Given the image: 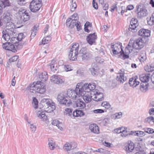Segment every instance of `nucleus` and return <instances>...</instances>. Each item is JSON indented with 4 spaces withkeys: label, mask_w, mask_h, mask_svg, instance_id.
<instances>
[{
    "label": "nucleus",
    "mask_w": 154,
    "mask_h": 154,
    "mask_svg": "<svg viewBox=\"0 0 154 154\" xmlns=\"http://www.w3.org/2000/svg\"><path fill=\"white\" fill-rule=\"evenodd\" d=\"M134 143L131 141H128V145L125 146V150L128 152H131L134 149Z\"/></svg>",
    "instance_id": "nucleus-19"
},
{
    "label": "nucleus",
    "mask_w": 154,
    "mask_h": 154,
    "mask_svg": "<svg viewBox=\"0 0 154 154\" xmlns=\"http://www.w3.org/2000/svg\"><path fill=\"white\" fill-rule=\"evenodd\" d=\"M89 88L90 89V91L94 90L95 88V85L94 83H90L89 84Z\"/></svg>",
    "instance_id": "nucleus-52"
},
{
    "label": "nucleus",
    "mask_w": 154,
    "mask_h": 154,
    "mask_svg": "<svg viewBox=\"0 0 154 154\" xmlns=\"http://www.w3.org/2000/svg\"><path fill=\"white\" fill-rule=\"evenodd\" d=\"M48 75L47 72H44L41 73L39 75V79L42 82H45L48 79Z\"/></svg>",
    "instance_id": "nucleus-25"
},
{
    "label": "nucleus",
    "mask_w": 154,
    "mask_h": 154,
    "mask_svg": "<svg viewBox=\"0 0 154 154\" xmlns=\"http://www.w3.org/2000/svg\"><path fill=\"white\" fill-rule=\"evenodd\" d=\"M51 37L50 36H47L42 39V43L44 45L47 44L51 40Z\"/></svg>",
    "instance_id": "nucleus-33"
},
{
    "label": "nucleus",
    "mask_w": 154,
    "mask_h": 154,
    "mask_svg": "<svg viewBox=\"0 0 154 154\" xmlns=\"http://www.w3.org/2000/svg\"><path fill=\"white\" fill-rule=\"evenodd\" d=\"M71 147L72 149H75L77 146V143L75 142H72L70 143Z\"/></svg>",
    "instance_id": "nucleus-54"
},
{
    "label": "nucleus",
    "mask_w": 154,
    "mask_h": 154,
    "mask_svg": "<svg viewBox=\"0 0 154 154\" xmlns=\"http://www.w3.org/2000/svg\"><path fill=\"white\" fill-rule=\"evenodd\" d=\"M150 74L149 73L143 75L140 78V81L142 82H147L149 80Z\"/></svg>",
    "instance_id": "nucleus-27"
},
{
    "label": "nucleus",
    "mask_w": 154,
    "mask_h": 154,
    "mask_svg": "<svg viewBox=\"0 0 154 154\" xmlns=\"http://www.w3.org/2000/svg\"><path fill=\"white\" fill-rule=\"evenodd\" d=\"M83 99L85 101L86 103H88L91 101V99L89 95L83 96Z\"/></svg>",
    "instance_id": "nucleus-45"
},
{
    "label": "nucleus",
    "mask_w": 154,
    "mask_h": 154,
    "mask_svg": "<svg viewBox=\"0 0 154 154\" xmlns=\"http://www.w3.org/2000/svg\"><path fill=\"white\" fill-rule=\"evenodd\" d=\"M55 61L54 60L52 61L50 65L51 70L54 72H55L57 71V66H56V67L55 66Z\"/></svg>",
    "instance_id": "nucleus-32"
},
{
    "label": "nucleus",
    "mask_w": 154,
    "mask_h": 154,
    "mask_svg": "<svg viewBox=\"0 0 154 154\" xmlns=\"http://www.w3.org/2000/svg\"><path fill=\"white\" fill-rule=\"evenodd\" d=\"M32 104L33 105V107L35 109H36L38 108V101L35 97H33Z\"/></svg>",
    "instance_id": "nucleus-34"
},
{
    "label": "nucleus",
    "mask_w": 154,
    "mask_h": 154,
    "mask_svg": "<svg viewBox=\"0 0 154 154\" xmlns=\"http://www.w3.org/2000/svg\"><path fill=\"white\" fill-rule=\"evenodd\" d=\"M49 147L51 150H53L55 148V141L52 138L49 140L48 142Z\"/></svg>",
    "instance_id": "nucleus-31"
},
{
    "label": "nucleus",
    "mask_w": 154,
    "mask_h": 154,
    "mask_svg": "<svg viewBox=\"0 0 154 154\" xmlns=\"http://www.w3.org/2000/svg\"><path fill=\"white\" fill-rule=\"evenodd\" d=\"M11 16L12 15L9 12H7L4 13L2 21L3 23L6 24V26L11 25V24L12 23L11 22Z\"/></svg>",
    "instance_id": "nucleus-11"
},
{
    "label": "nucleus",
    "mask_w": 154,
    "mask_h": 154,
    "mask_svg": "<svg viewBox=\"0 0 154 154\" xmlns=\"http://www.w3.org/2000/svg\"><path fill=\"white\" fill-rule=\"evenodd\" d=\"M74 106L82 109L85 108L86 104L82 100L78 99L74 102Z\"/></svg>",
    "instance_id": "nucleus-16"
},
{
    "label": "nucleus",
    "mask_w": 154,
    "mask_h": 154,
    "mask_svg": "<svg viewBox=\"0 0 154 154\" xmlns=\"http://www.w3.org/2000/svg\"><path fill=\"white\" fill-rule=\"evenodd\" d=\"M51 100L48 99H43L41 101V102L44 103V105L46 106H48L49 104H50V102H51Z\"/></svg>",
    "instance_id": "nucleus-36"
},
{
    "label": "nucleus",
    "mask_w": 154,
    "mask_h": 154,
    "mask_svg": "<svg viewBox=\"0 0 154 154\" xmlns=\"http://www.w3.org/2000/svg\"><path fill=\"white\" fill-rule=\"evenodd\" d=\"M135 40L131 38L126 47L125 52L122 48V43L120 42L116 43L113 45H111V48H112V51L114 54L117 55L119 54V57L123 60L129 58L128 54L131 52L134 49Z\"/></svg>",
    "instance_id": "nucleus-1"
},
{
    "label": "nucleus",
    "mask_w": 154,
    "mask_h": 154,
    "mask_svg": "<svg viewBox=\"0 0 154 154\" xmlns=\"http://www.w3.org/2000/svg\"><path fill=\"white\" fill-rule=\"evenodd\" d=\"M77 7L76 4L75 2L74 3H72V4L70 5V11H73Z\"/></svg>",
    "instance_id": "nucleus-48"
},
{
    "label": "nucleus",
    "mask_w": 154,
    "mask_h": 154,
    "mask_svg": "<svg viewBox=\"0 0 154 154\" xmlns=\"http://www.w3.org/2000/svg\"><path fill=\"white\" fill-rule=\"evenodd\" d=\"M2 46L4 49L6 50L11 51L14 53L17 52V50L14 45L9 42H6L3 43Z\"/></svg>",
    "instance_id": "nucleus-12"
},
{
    "label": "nucleus",
    "mask_w": 154,
    "mask_h": 154,
    "mask_svg": "<svg viewBox=\"0 0 154 154\" xmlns=\"http://www.w3.org/2000/svg\"><path fill=\"white\" fill-rule=\"evenodd\" d=\"M148 86H146L143 87H140V90L143 92H145L148 90Z\"/></svg>",
    "instance_id": "nucleus-63"
},
{
    "label": "nucleus",
    "mask_w": 154,
    "mask_h": 154,
    "mask_svg": "<svg viewBox=\"0 0 154 154\" xmlns=\"http://www.w3.org/2000/svg\"><path fill=\"white\" fill-rule=\"evenodd\" d=\"M51 80L53 83L58 84H62L65 81L64 79L62 76L57 75H52L51 78Z\"/></svg>",
    "instance_id": "nucleus-9"
},
{
    "label": "nucleus",
    "mask_w": 154,
    "mask_h": 154,
    "mask_svg": "<svg viewBox=\"0 0 154 154\" xmlns=\"http://www.w3.org/2000/svg\"><path fill=\"white\" fill-rule=\"evenodd\" d=\"M150 22H151V25L154 24V12L152 14V17H150Z\"/></svg>",
    "instance_id": "nucleus-62"
},
{
    "label": "nucleus",
    "mask_w": 154,
    "mask_h": 154,
    "mask_svg": "<svg viewBox=\"0 0 154 154\" xmlns=\"http://www.w3.org/2000/svg\"><path fill=\"white\" fill-rule=\"evenodd\" d=\"M89 128L92 132L96 134L99 133V127L96 124H91L89 126Z\"/></svg>",
    "instance_id": "nucleus-22"
},
{
    "label": "nucleus",
    "mask_w": 154,
    "mask_h": 154,
    "mask_svg": "<svg viewBox=\"0 0 154 154\" xmlns=\"http://www.w3.org/2000/svg\"><path fill=\"white\" fill-rule=\"evenodd\" d=\"M19 58V56L17 55H15L13 56L12 57L10 58L9 60V63L8 64L10 65V63L11 62H14L18 59Z\"/></svg>",
    "instance_id": "nucleus-37"
},
{
    "label": "nucleus",
    "mask_w": 154,
    "mask_h": 154,
    "mask_svg": "<svg viewBox=\"0 0 154 154\" xmlns=\"http://www.w3.org/2000/svg\"><path fill=\"white\" fill-rule=\"evenodd\" d=\"M25 37V35L23 33H20L19 34L17 37V40L18 41H21Z\"/></svg>",
    "instance_id": "nucleus-41"
},
{
    "label": "nucleus",
    "mask_w": 154,
    "mask_h": 154,
    "mask_svg": "<svg viewBox=\"0 0 154 154\" xmlns=\"http://www.w3.org/2000/svg\"><path fill=\"white\" fill-rule=\"evenodd\" d=\"M29 87L30 91L34 94L36 93L43 94L46 91L44 83L41 81L34 82L33 84H30Z\"/></svg>",
    "instance_id": "nucleus-3"
},
{
    "label": "nucleus",
    "mask_w": 154,
    "mask_h": 154,
    "mask_svg": "<svg viewBox=\"0 0 154 154\" xmlns=\"http://www.w3.org/2000/svg\"><path fill=\"white\" fill-rule=\"evenodd\" d=\"M77 22L76 19L74 20L71 17H69L66 20V25L68 28H73Z\"/></svg>",
    "instance_id": "nucleus-14"
},
{
    "label": "nucleus",
    "mask_w": 154,
    "mask_h": 154,
    "mask_svg": "<svg viewBox=\"0 0 154 154\" xmlns=\"http://www.w3.org/2000/svg\"><path fill=\"white\" fill-rule=\"evenodd\" d=\"M79 86L78 85H76L75 91L69 90L67 92V94L68 95V97L71 98L73 99H76L77 97V95L78 96H82V91H80Z\"/></svg>",
    "instance_id": "nucleus-7"
},
{
    "label": "nucleus",
    "mask_w": 154,
    "mask_h": 154,
    "mask_svg": "<svg viewBox=\"0 0 154 154\" xmlns=\"http://www.w3.org/2000/svg\"><path fill=\"white\" fill-rule=\"evenodd\" d=\"M66 114L68 115L69 116H70L72 115V110L71 109L67 108L65 109Z\"/></svg>",
    "instance_id": "nucleus-49"
},
{
    "label": "nucleus",
    "mask_w": 154,
    "mask_h": 154,
    "mask_svg": "<svg viewBox=\"0 0 154 154\" xmlns=\"http://www.w3.org/2000/svg\"><path fill=\"white\" fill-rule=\"evenodd\" d=\"M46 106H47V108H46L47 109L46 111L48 112H51L53 111L56 108L54 103L52 101L51 102H50V104Z\"/></svg>",
    "instance_id": "nucleus-26"
},
{
    "label": "nucleus",
    "mask_w": 154,
    "mask_h": 154,
    "mask_svg": "<svg viewBox=\"0 0 154 154\" xmlns=\"http://www.w3.org/2000/svg\"><path fill=\"white\" fill-rule=\"evenodd\" d=\"M122 134L121 135L122 136L126 137L128 134H131L130 133H129V132L127 131L126 130H122Z\"/></svg>",
    "instance_id": "nucleus-51"
},
{
    "label": "nucleus",
    "mask_w": 154,
    "mask_h": 154,
    "mask_svg": "<svg viewBox=\"0 0 154 154\" xmlns=\"http://www.w3.org/2000/svg\"><path fill=\"white\" fill-rule=\"evenodd\" d=\"M144 69L147 72H151L154 70V66H152L151 65L149 66L147 65L145 67Z\"/></svg>",
    "instance_id": "nucleus-38"
},
{
    "label": "nucleus",
    "mask_w": 154,
    "mask_h": 154,
    "mask_svg": "<svg viewBox=\"0 0 154 154\" xmlns=\"http://www.w3.org/2000/svg\"><path fill=\"white\" fill-rule=\"evenodd\" d=\"M127 79L126 76H124V73L122 72H119L117 74L116 77V80L120 82L121 83H123Z\"/></svg>",
    "instance_id": "nucleus-20"
},
{
    "label": "nucleus",
    "mask_w": 154,
    "mask_h": 154,
    "mask_svg": "<svg viewBox=\"0 0 154 154\" xmlns=\"http://www.w3.org/2000/svg\"><path fill=\"white\" fill-rule=\"evenodd\" d=\"M79 45L78 43H75L73 44V45L72 46L71 48H70V51H71V52H75L74 53H76L77 51H78L79 50Z\"/></svg>",
    "instance_id": "nucleus-30"
},
{
    "label": "nucleus",
    "mask_w": 154,
    "mask_h": 154,
    "mask_svg": "<svg viewBox=\"0 0 154 154\" xmlns=\"http://www.w3.org/2000/svg\"><path fill=\"white\" fill-rule=\"evenodd\" d=\"M93 112L94 113H102L104 112V110L101 109H97L94 110Z\"/></svg>",
    "instance_id": "nucleus-50"
},
{
    "label": "nucleus",
    "mask_w": 154,
    "mask_h": 154,
    "mask_svg": "<svg viewBox=\"0 0 154 154\" xmlns=\"http://www.w3.org/2000/svg\"><path fill=\"white\" fill-rule=\"evenodd\" d=\"M122 116V113L121 112L116 113L114 114V117L115 119H119L121 118Z\"/></svg>",
    "instance_id": "nucleus-47"
},
{
    "label": "nucleus",
    "mask_w": 154,
    "mask_h": 154,
    "mask_svg": "<svg viewBox=\"0 0 154 154\" xmlns=\"http://www.w3.org/2000/svg\"><path fill=\"white\" fill-rule=\"evenodd\" d=\"M64 69L66 72L71 71L72 70V67L69 65H66L64 66Z\"/></svg>",
    "instance_id": "nucleus-43"
},
{
    "label": "nucleus",
    "mask_w": 154,
    "mask_h": 154,
    "mask_svg": "<svg viewBox=\"0 0 154 154\" xmlns=\"http://www.w3.org/2000/svg\"><path fill=\"white\" fill-rule=\"evenodd\" d=\"M95 60L97 63H102L103 62V60L101 59L100 57H97L95 58Z\"/></svg>",
    "instance_id": "nucleus-56"
},
{
    "label": "nucleus",
    "mask_w": 154,
    "mask_h": 154,
    "mask_svg": "<svg viewBox=\"0 0 154 154\" xmlns=\"http://www.w3.org/2000/svg\"><path fill=\"white\" fill-rule=\"evenodd\" d=\"M146 57L143 55H140L138 57V58L136 59L137 61L139 60L141 62H143L146 59Z\"/></svg>",
    "instance_id": "nucleus-44"
},
{
    "label": "nucleus",
    "mask_w": 154,
    "mask_h": 154,
    "mask_svg": "<svg viewBox=\"0 0 154 154\" xmlns=\"http://www.w3.org/2000/svg\"><path fill=\"white\" fill-rule=\"evenodd\" d=\"M38 116L43 120H46L47 119V116L45 114L44 112H39L38 113Z\"/></svg>",
    "instance_id": "nucleus-35"
},
{
    "label": "nucleus",
    "mask_w": 154,
    "mask_h": 154,
    "mask_svg": "<svg viewBox=\"0 0 154 154\" xmlns=\"http://www.w3.org/2000/svg\"><path fill=\"white\" fill-rule=\"evenodd\" d=\"M74 52H71L69 51L68 55L69 58L71 60L74 61L77 59L78 55V51H77L75 53Z\"/></svg>",
    "instance_id": "nucleus-23"
},
{
    "label": "nucleus",
    "mask_w": 154,
    "mask_h": 154,
    "mask_svg": "<svg viewBox=\"0 0 154 154\" xmlns=\"http://www.w3.org/2000/svg\"><path fill=\"white\" fill-rule=\"evenodd\" d=\"M85 115V113L82 110L75 109L73 112L72 115L75 117H81Z\"/></svg>",
    "instance_id": "nucleus-24"
},
{
    "label": "nucleus",
    "mask_w": 154,
    "mask_h": 154,
    "mask_svg": "<svg viewBox=\"0 0 154 154\" xmlns=\"http://www.w3.org/2000/svg\"><path fill=\"white\" fill-rule=\"evenodd\" d=\"M17 2L18 4L21 5H23L25 3L26 0H17Z\"/></svg>",
    "instance_id": "nucleus-58"
},
{
    "label": "nucleus",
    "mask_w": 154,
    "mask_h": 154,
    "mask_svg": "<svg viewBox=\"0 0 154 154\" xmlns=\"http://www.w3.org/2000/svg\"><path fill=\"white\" fill-rule=\"evenodd\" d=\"M52 125H56L58 128L61 130L62 129V128L61 126L62 125V123L57 120H53L51 123Z\"/></svg>",
    "instance_id": "nucleus-29"
},
{
    "label": "nucleus",
    "mask_w": 154,
    "mask_h": 154,
    "mask_svg": "<svg viewBox=\"0 0 154 154\" xmlns=\"http://www.w3.org/2000/svg\"><path fill=\"white\" fill-rule=\"evenodd\" d=\"M29 13L30 12L29 11H25L23 12H22V11H20L19 13L20 14L19 17L21 23L23 22L25 23L29 19Z\"/></svg>",
    "instance_id": "nucleus-10"
},
{
    "label": "nucleus",
    "mask_w": 154,
    "mask_h": 154,
    "mask_svg": "<svg viewBox=\"0 0 154 154\" xmlns=\"http://www.w3.org/2000/svg\"><path fill=\"white\" fill-rule=\"evenodd\" d=\"M135 135L140 137H142L144 135V133L141 131H135Z\"/></svg>",
    "instance_id": "nucleus-46"
},
{
    "label": "nucleus",
    "mask_w": 154,
    "mask_h": 154,
    "mask_svg": "<svg viewBox=\"0 0 154 154\" xmlns=\"http://www.w3.org/2000/svg\"><path fill=\"white\" fill-rule=\"evenodd\" d=\"M117 4H115L112 5L111 6V9L110 10V11L112 12H113L115 9L117 8Z\"/></svg>",
    "instance_id": "nucleus-59"
},
{
    "label": "nucleus",
    "mask_w": 154,
    "mask_h": 154,
    "mask_svg": "<svg viewBox=\"0 0 154 154\" xmlns=\"http://www.w3.org/2000/svg\"><path fill=\"white\" fill-rule=\"evenodd\" d=\"M64 146L65 149L67 151H70L72 149L71 148H70L71 145L69 143H66L64 145Z\"/></svg>",
    "instance_id": "nucleus-55"
},
{
    "label": "nucleus",
    "mask_w": 154,
    "mask_h": 154,
    "mask_svg": "<svg viewBox=\"0 0 154 154\" xmlns=\"http://www.w3.org/2000/svg\"><path fill=\"white\" fill-rule=\"evenodd\" d=\"M129 84L130 85L132 86L133 88L135 87V86L134 85L135 84V79H134V77H132L129 79Z\"/></svg>",
    "instance_id": "nucleus-40"
},
{
    "label": "nucleus",
    "mask_w": 154,
    "mask_h": 154,
    "mask_svg": "<svg viewBox=\"0 0 154 154\" xmlns=\"http://www.w3.org/2000/svg\"><path fill=\"white\" fill-rule=\"evenodd\" d=\"M128 30L133 32H135V18H133L131 20Z\"/></svg>",
    "instance_id": "nucleus-28"
},
{
    "label": "nucleus",
    "mask_w": 154,
    "mask_h": 154,
    "mask_svg": "<svg viewBox=\"0 0 154 154\" xmlns=\"http://www.w3.org/2000/svg\"><path fill=\"white\" fill-rule=\"evenodd\" d=\"M42 0H32L29 5L30 11L33 12H35L38 11L42 5Z\"/></svg>",
    "instance_id": "nucleus-5"
},
{
    "label": "nucleus",
    "mask_w": 154,
    "mask_h": 154,
    "mask_svg": "<svg viewBox=\"0 0 154 154\" xmlns=\"http://www.w3.org/2000/svg\"><path fill=\"white\" fill-rule=\"evenodd\" d=\"M2 33L3 34L2 37L4 38V39L6 41H8L10 38L9 35L8 34L6 33L4 31H2Z\"/></svg>",
    "instance_id": "nucleus-39"
},
{
    "label": "nucleus",
    "mask_w": 154,
    "mask_h": 154,
    "mask_svg": "<svg viewBox=\"0 0 154 154\" xmlns=\"http://www.w3.org/2000/svg\"><path fill=\"white\" fill-rule=\"evenodd\" d=\"M137 17L140 18L142 17L146 16L147 14V11L144 7H141V6H137Z\"/></svg>",
    "instance_id": "nucleus-8"
},
{
    "label": "nucleus",
    "mask_w": 154,
    "mask_h": 154,
    "mask_svg": "<svg viewBox=\"0 0 154 154\" xmlns=\"http://www.w3.org/2000/svg\"><path fill=\"white\" fill-rule=\"evenodd\" d=\"M123 127L119 128H118L115 129L114 130V131L117 133H122V131L121 129H122Z\"/></svg>",
    "instance_id": "nucleus-60"
},
{
    "label": "nucleus",
    "mask_w": 154,
    "mask_h": 154,
    "mask_svg": "<svg viewBox=\"0 0 154 154\" xmlns=\"http://www.w3.org/2000/svg\"><path fill=\"white\" fill-rule=\"evenodd\" d=\"M138 34L142 37H139L135 41V49L142 48L144 44L148 41V37L150 35V31L148 29H141L138 32Z\"/></svg>",
    "instance_id": "nucleus-2"
},
{
    "label": "nucleus",
    "mask_w": 154,
    "mask_h": 154,
    "mask_svg": "<svg viewBox=\"0 0 154 154\" xmlns=\"http://www.w3.org/2000/svg\"><path fill=\"white\" fill-rule=\"evenodd\" d=\"M134 8V7L133 5H128L126 8V10H131Z\"/></svg>",
    "instance_id": "nucleus-64"
},
{
    "label": "nucleus",
    "mask_w": 154,
    "mask_h": 154,
    "mask_svg": "<svg viewBox=\"0 0 154 154\" xmlns=\"http://www.w3.org/2000/svg\"><path fill=\"white\" fill-rule=\"evenodd\" d=\"M30 128L32 132H34L36 130V127L33 124L30 125Z\"/></svg>",
    "instance_id": "nucleus-61"
},
{
    "label": "nucleus",
    "mask_w": 154,
    "mask_h": 154,
    "mask_svg": "<svg viewBox=\"0 0 154 154\" xmlns=\"http://www.w3.org/2000/svg\"><path fill=\"white\" fill-rule=\"evenodd\" d=\"M57 100L60 104L69 106L72 103L70 100L68 98L67 93L63 92L58 95Z\"/></svg>",
    "instance_id": "nucleus-4"
},
{
    "label": "nucleus",
    "mask_w": 154,
    "mask_h": 154,
    "mask_svg": "<svg viewBox=\"0 0 154 154\" xmlns=\"http://www.w3.org/2000/svg\"><path fill=\"white\" fill-rule=\"evenodd\" d=\"M94 94L95 95V96L94 98V100L97 101H100L103 100V95L102 93L96 91L95 93Z\"/></svg>",
    "instance_id": "nucleus-18"
},
{
    "label": "nucleus",
    "mask_w": 154,
    "mask_h": 154,
    "mask_svg": "<svg viewBox=\"0 0 154 154\" xmlns=\"http://www.w3.org/2000/svg\"><path fill=\"white\" fill-rule=\"evenodd\" d=\"M101 106L107 109L109 108L111 106L109 103L106 101L103 102L101 104Z\"/></svg>",
    "instance_id": "nucleus-42"
},
{
    "label": "nucleus",
    "mask_w": 154,
    "mask_h": 154,
    "mask_svg": "<svg viewBox=\"0 0 154 154\" xmlns=\"http://www.w3.org/2000/svg\"><path fill=\"white\" fill-rule=\"evenodd\" d=\"M79 58H81L82 61H85L90 59L92 55L91 53L87 51L86 48H83L80 51Z\"/></svg>",
    "instance_id": "nucleus-6"
},
{
    "label": "nucleus",
    "mask_w": 154,
    "mask_h": 154,
    "mask_svg": "<svg viewBox=\"0 0 154 154\" xmlns=\"http://www.w3.org/2000/svg\"><path fill=\"white\" fill-rule=\"evenodd\" d=\"M79 87L80 91H82V96L84 95L85 92H89L90 91V89L89 88V84L88 83H85L83 86L81 85V84L78 83L77 84Z\"/></svg>",
    "instance_id": "nucleus-13"
},
{
    "label": "nucleus",
    "mask_w": 154,
    "mask_h": 154,
    "mask_svg": "<svg viewBox=\"0 0 154 154\" xmlns=\"http://www.w3.org/2000/svg\"><path fill=\"white\" fill-rule=\"evenodd\" d=\"M78 14L76 13L72 15L71 16V17L72 19H73L75 20L77 19V22H78V17H77Z\"/></svg>",
    "instance_id": "nucleus-57"
},
{
    "label": "nucleus",
    "mask_w": 154,
    "mask_h": 154,
    "mask_svg": "<svg viewBox=\"0 0 154 154\" xmlns=\"http://www.w3.org/2000/svg\"><path fill=\"white\" fill-rule=\"evenodd\" d=\"M2 3L0 4V15L2 12V9L6 6H9V3L8 0H1Z\"/></svg>",
    "instance_id": "nucleus-21"
},
{
    "label": "nucleus",
    "mask_w": 154,
    "mask_h": 154,
    "mask_svg": "<svg viewBox=\"0 0 154 154\" xmlns=\"http://www.w3.org/2000/svg\"><path fill=\"white\" fill-rule=\"evenodd\" d=\"M92 66L91 68L90 69L91 74L93 76H96L99 74V68L95 64H94V66L92 65Z\"/></svg>",
    "instance_id": "nucleus-17"
},
{
    "label": "nucleus",
    "mask_w": 154,
    "mask_h": 154,
    "mask_svg": "<svg viewBox=\"0 0 154 154\" xmlns=\"http://www.w3.org/2000/svg\"><path fill=\"white\" fill-rule=\"evenodd\" d=\"M97 38V35L95 33L92 34H90L87 37L86 39L90 45H92L93 43L95 42V41Z\"/></svg>",
    "instance_id": "nucleus-15"
},
{
    "label": "nucleus",
    "mask_w": 154,
    "mask_h": 154,
    "mask_svg": "<svg viewBox=\"0 0 154 154\" xmlns=\"http://www.w3.org/2000/svg\"><path fill=\"white\" fill-rule=\"evenodd\" d=\"M145 121L146 122H148L149 123L151 121H152L154 123V119L153 117L150 116L146 118L145 119Z\"/></svg>",
    "instance_id": "nucleus-53"
}]
</instances>
